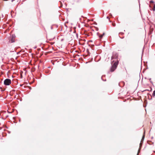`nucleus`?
Returning a JSON list of instances; mask_svg holds the SVG:
<instances>
[{
	"mask_svg": "<svg viewBox=\"0 0 155 155\" xmlns=\"http://www.w3.org/2000/svg\"><path fill=\"white\" fill-rule=\"evenodd\" d=\"M118 64V61H117L115 62L113 64H112V67L110 69V71L111 72L114 71L116 68Z\"/></svg>",
	"mask_w": 155,
	"mask_h": 155,
	"instance_id": "obj_1",
	"label": "nucleus"
},
{
	"mask_svg": "<svg viewBox=\"0 0 155 155\" xmlns=\"http://www.w3.org/2000/svg\"><path fill=\"white\" fill-rule=\"evenodd\" d=\"M11 83V81L9 79H6L4 81V84L5 85H9Z\"/></svg>",
	"mask_w": 155,
	"mask_h": 155,
	"instance_id": "obj_2",
	"label": "nucleus"
},
{
	"mask_svg": "<svg viewBox=\"0 0 155 155\" xmlns=\"http://www.w3.org/2000/svg\"><path fill=\"white\" fill-rule=\"evenodd\" d=\"M118 54L117 53H115L114 54L113 56L111 57V59H117L118 58Z\"/></svg>",
	"mask_w": 155,
	"mask_h": 155,
	"instance_id": "obj_3",
	"label": "nucleus"
},
{
	"mask_svg": "<svg viewBox=\"0 0 155 155\" xmlns=\"http://www.w3.org/2000/svg\"><path fill=\"white\" fill-rule=\"evenodd\" d=\"M150 3L151 4H152L153 5V11H155V4L153 3V1H150Z\"/></svg>",
	"mask_w": 155,
	"mask_h": 155,
	"instance_id": "obj_4",
	"label": "nucleus"
},
{
	"mask_svg": "<svg viewBox=\"0 0 155 155\" xmlns=\"http://www.w3.org/2000/svg\"><path fill=\"white\" fill-rule=\"evenodd\" d=\"M14 41H15L14 37V36L13 35H12V37L11 42V43L14 42Z\"/></svg>",
	"mask_w": 155,
	"mask_h": 155,
	"instance_id": "obj_5",
	"label": "nucleus"
},
{
	"mask_svg": "<svg viewBox=\"0 0 155 155\" xmlns=\"http://www.w3.org/2000/svg\"><path fill=\"white\" fill-rule=\"evenodd\" d=\"M104 35V33H103V34L102 35H99V37L100 38V39Z\"/></svg>",
	"mask_w": 155,
	"mask_h": 155,
	"instance_id": "obj_6",
	"label": "nucleus"
},
{
	"mask_svg": "<svg viewBox=\"0 0 155 155\" xmlns=\"http://www.w3.org/2000/svg\"><path fill=\"white\" fill-rule=\"evenodd\" d=\"M152 96L153 97L155 96V90L153 91L152 94Z\"/></svg>",
	"mask_w": 155,
	"mask_h": 155,
	"instance_id": "obj_7",
	"label": "nucleus"
},
{
	"mask_svg": "<svg viewBox=\"0 0 155 155\" xmlns=\"http://www.w3.org/2000/svg\"><path fill=\"white\" fill-rule=\"evenodd\" d=\"M0 88L1 89V91H3L5 90V89H3L2 87H1Z\"/></svg>",
	"mask_w": 155,
	"mask_h": 155,
	"instance_id": "obj_8",
	"label": "nucleus"
},
{
	"mask_svg": "<svg viewBox=\"0 0 155 155\" xmlns=\"http://www.w3.org/2000/svg\"><path fill=\"white\" fill-rule=\"evenodd\" d=\"M112 25L113 26H115V23H112Z\"/></svg>",
	"mask_w": 155,
	"mask_h": 155,
	"instance_id": "obj_9",
	"label": "nucleus"
},
{
	"mask_svg": "<svg viewBox=\"0 0 155 155\" xmlns=\"http://www.w3.org/2000/svg\"><path fill=\"white\" fill-rule=\"evenodd\" d=\"M140 149H139V150H138V153H137V155H138L139 153L140 152Z\"/></svg>",
	"mask_w": 155,
	"mask_h": 155,
	"instance_id": "obj_10",
	"label": "nucleus"
},
{
	"mask_svg": "<svg viewBox=\"0 0 155 155\" xmlns=\"http://www.w3.org/2000/svg\"><path fill=\"white\" fill-rule=\"evenodd\" d=\"M144 136H143V137H142V139H144Z\"/></svg>",
	"mask_w": 155,
	"mask_h": 155,
	"instance_id": "obj_11",
	"label": "nucleus"
},
{
	"mask_svg": "<svg viewBox=\"0 0 155 155\" xmlns=\"http://www.w3.org/2000/svg\"><path fill=\"white\" fill-rule=\"evenodd\" d=\"M151 4L150 5V7L151 6Z\"/></svg>",
	"mask_w": 155,
	"mask_h": 155,
	"instance_id": "obj_12",
	"label": "nucleus"
},
{
	"mask_svg": "<svg viewBox=\"0 0 155 155\" xmlns=\"http://www.w3.org/2000/svg\"><path fill=\"white\" fill-rule=\"evenodd\" d=\"M107 18H108V17H107Z\"/></svg>",
	"mask_w": 155,
	"mask_h": 155,
	"instance_id": "obj_13",
	"label": "nucleus"
}]
</instances>
